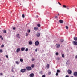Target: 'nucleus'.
Wrapping results in <instances>:
<instances>
[{
  "mask_svg": "<svg viewBox=\"0 0 77 77\" xmlns=\"http://www.w3.org/2000/svg\"><path fill=\"white\" fill-rule=\"evenodd\" d=\"M26 70L27 71H30L31 70H32V68L30 66L27 67Z\"/></svg>",
  "mask_w": 77,
  "mask_h": 77,
  "instance_id": "obj_1",
  "label": "nucleus"
},
{
  "mask_svg": "<svg viewBox=\"0 0 77 77\" xmlns=\"http://www.w3.org/2000/svg\"><path fill=\"white\" fill-rule=\"evenodd\" d=\"M67 72L68 74H71L72 73V71L69 69H68L67 71Z\"/></svg>",
  "mask_w": 77,
  "mask_h": 77,
  "instance_id": "obj_2",
  "label": "nucleus"
},
{
  "mask_svg": "<svg viewBox=\"0 0 77 77\" xmlns=\"http://www.w3.org/2000/svg\"><path fill=\"white\" fill-rule=\"evenodd\" d=\"M26 70L25 69H22L21 70L20 72L22 73H24V72H25Z\"/></svg>",
  "mask_w": 77,
  "mask_h": 77,
  "instance_id": "obj_3",
  "label": "nucleus"
},
{
  "mask_svg": "<svg viewBox=\"0 0 77 77\" xmlns=\"http://www.w3.org/2000/svg\"><path fill=\"white\" fill-rule=\"evenodd\" d=\"M35 44L36 45V46H38L39 44V42L38 41H36L35 42Z\"/></svg>",
  "mask_w": 77,
  "mask_h": 77,
  "instance_id": "obj_4",
  "label": "nucleus"
},
{
  "mask_svg": "<svg viewBox=\"0 0 77 77\" xmlns=\"http://www.w3.org/2000/svg\"><path fill=\"white\" fill-rule=\"evenodd\" d=\"M72 44L74 45H77V42L75 41H73L72 42Z\"/></svg>",
  "mask_w": 77,
  "mask_h": 77,
  "instance_id": "obj_5",
  "label": "nucleus"
},
{
  "mask_svg": "<svg viewBox=\"0 0 77 77\" xmlns=\"http://www.w3.org/2000/svg\"><path fill=\"white\" fill-rule=\"evenodd\" d=\"M73 75L75 77H77V72H74Z\"/></svg>",
  "mask_w": 77,
  "mask_h": 77,
  "instance_id": "obj_6",
  "label": "nucleus"
},
{
  "mask_svg": "<svg viewBox=\"0 0 77 77\" xmlns=\"http://www.w3.org/2000/svg\"><path fill=\"white\" fill-rule=\"evenodd\" d=\"M20 48H18L16 50L17 53H18V52H20Z\"/></svg>",
  "mask_w": 77,
  "mask_h": 77,
  "instance_id": "obj_7",
  "label": "nucleus"
},
{
  "mask_svg": "<svg viewBox=\"0 0 77 77\" xmlns=\"http://www.w3.org/2000/svg\"><path fill=\"white\" fill-rule=\"evenodd\" d=\"M30 77H33L34 76V74L33 73H31L29 75Z\"/></svg>",
  "mask_w": 77,
  "mask_h": 77,
  "instance_id": "obj_8",
  "label": "nucleus"
},
{
  "mask_svg": "<svg viewBox=\"0 0 77 77\" xmlns=\"http://www.w3.org/2000/svg\"><path fill=\"white\" fill-rule=\"evenodd\" d=\"M40 35H41V34H40V33H37V37H39L40 36Z\"/></svg>",
  "mask_w": 77,
  "mask_h": 77,
  "instance_id": "obj_9",
  "label": "nucleus"
},
{
  "mask_svg": "<svg viewBox=\"0 0 77 77\" xmlns=\"http://www.w3.org/2000/svg\"><path fill=\"white\" fill-rule=\"evenodd\" d=\"M34 29L36 31L38 30V28L37 27H35L34 28Z\"/></svg>",
  "mask_w": 77,
  "mask_h": 77,
  "instance_id": "obj_10",
  "label": "nucleus"
},
{
  "mask_svg": "<svg viewBox=\"0 0 77 77\" xmlns=\"http://www.w3.org/2000/svg\"><path fill=\"white\" fill-rule=\"evenodd\" d=\"M63 8H66L67 9H69V8H68V6H66L65 5H63Z\"/></svg>",
  "mask_w": 77,
  "mask_h": 77,
  "instance_id": "obj_11",
  "label": "nucleus"
},
{
  "mask_svg": "<svg viewBox=\"0 0 77 77\" xmlns=\"http://www.w3.org/2000/svg\"><path fill=\"white\" fill-rule=\"evenodd\" d=\"M29 44L30 45H32V44H33V42H32L31 41H30L29 42Z\"/></svg>",
  "mask_w": 77,
  "mask_h": 77,
  "instance_id": "obj_12",
  "label": "nucleus"
},
{
  "mask_svg": "<svg viewBox=\"0 0 77 77\" xmlns=\"http://www.w3.org/2000/svg\"><path fill=\"white\" fill-rule=\"evenodd\" d=\"M69 60H68L67 61V62H66L65 63L66 64V66H67V65H68V64L69 63Z\"/></svg>",
  "mask_w": 77,
  "mask_h": 77,
  "instance_id": "obj_13",
  "label": "nucleus"
},
{
  "mask_svg": "<svg viewBox=\"0 0 77 77\" xmlns=\"http://www.w3.org/2000/svg\"><path fill=\"white\" fill-rule=\"evenodd\" d=\"M25 50V48L23 47L21 48V51H23Z\"/></svg>",
  "mask_w": 77,
  "mask_h": 77,
  "instance_id": "obj_14",
  "label": "nucleus"
},
{
  "mask_svg": "<svg viewBox=\"0 0 77 77\" xmlns=\"http://www.w3.org/2000/svg\"><path fill=\"white\" fill-rule=\"evenodd\" d=\"M56 45L57 48H59L60 47V45L59 44H57Z\"/></svg>",
  "mask_w": 77,
  "mask_h": 77,
  "instance_id": "obj_15",
  "label": "nucleus"
},
{
  "mask_svg": "<svg viewBox=\"0 0 77 77\" xmlns=\"http://www.w3.org/2000/svg\"><path fill=\"white\" fill-rule=\"evenodd\" d=\"M74 40L75 41H77V37H74Z\"/></svg>",
  "mask_w": 77,
  "mask_h": 77,
  "instance_id": "obj_16",
  "label": "nucleus"
},
{
  "mask_svg": "<svg viewBox=\"0 0 77 77\" xmlns=\"http://www.w3.org/2000/svg\"><path fill=\"white\" fill-rule=\"evenodd\" d=\"M60 23H63V20H60L59 21Z\"/></svg>",
  "mask_w": 77,
  "mask_h": 77,
  "instance_id": "obj_17",
  "label": "nucleus"
},
{
  "mask_svg": "<svg viewBox=\"0 0 77 77\" xmlns=\"http://www.w3.org/2000/svg\"><path fill=\"white\" fill-rule=\"evenodd\" d=\"M4 33H6V30H4L3 31Z\"/></svg>",
  "mask_w": 77,
  "mask_h": 77,
  "instance_id": "obj_18",
  "label": "nucleus"
},
{
  "mask_svg": "<svg viewBox=\"0 0 77 77\" xmlns=\"http://www.w3.org/2000/svg\"><path fill=\"white\" fill-rule=\"evenodd\" d=\"M37 26L38 27H41V25L39 24H37Z\"/></svg>",
  "mask_w": 77,
  "mask_h": 77,
  "instance_id": "obj_19",
  "label": "nucleus"
},
{
  "mask_svg": "<svg viewBox=\"0 0 77 77\" xmlns=\"http://www.w3.org/2000/svg\"><path fill=\"white\" fill-rule=\"evenodd\" d=\"M60 41H61V42H63L64 41V40H62V39L60 40Z\"/></svg>",
  "mask_w": 77,
  "mask_h": 77,
  "instance_id": "obj_20",
  "label": "nucleus"
},
{
  "mask_svg": "<svg viewBox=\"0 0 77 77\" xmlns=\"http://www.w3.org/2000/svg\"><path fill=\"white\" fill-rule=\"evenodd\" d=\"M39 74H41V75H42V74H43V73H42V71H41L39 72Z\"/></svg>",
  "mask_w": 77,
  "mask_h": 77,
  "instance_id": "obj_21",
  "label": "nucleus"
},
{
  "mask_svg": "<svg viewBox=\"0 0 77 77\" xmlns=\"http://www.w3.org/2000/svg\"><path fill=\"white\" fill-rule=\"evenodd\" d=\"M31 67H32V68H34V67H35V65H34V64H32L31 65Z\"/></svg>",
  "mask_w": 77,
  "mask_h": 77,
  "instance_id": "obj_22",
  "label": "nucleus"
},
{
  "mask_svg": "<svg viewBox=\"0 0 77 77\" xmlns=\"http://www.w3.org/2000/svg\"><path fill=\"white\" fill-rule=\"evenodd\" d=\"M50 66H49V64H48L46 66L47 68H49Z\"/></svg>",
  "mask_w": 77,
  "mask_h": 77,
  "instance_id": "obj_23",
  "label": "nucleus"
},
{
  "mask_svg": "<svg viewBox=\"0 0 77 77\" xmlns=\"http://www.w3.org/2000/svg\"><path fill=\"white\" fill-rule=\"evenodd\" d=\"M62 57L63 58H64V57H65V56L64 55V54H62Z\"/></svg>",
  "mask_w": 77,
  "mask_h": 77,
  "instance_id": "obj_24",
  "label": "nucleus"
},
{
  "mask_svg": "<svg viewBox=\"0 0 77 77\" xmlns=\"http://www.w3.org/2000/svg\"><path fill=\"white\" fill-rule=\"evenodd\" d=\"M16 63L17 65H18L19 64V62H18V61H16Z\"/></svg>",
  "mask_w": 77,
  "mask_h": 77,
  "instance_id": "obj_25",
  "label": "nucleus"
},
{
  "mask_svg": "<svg viewBox=\"0 0 77 77\" xmlns=\"http://www.w3.org/2000/svg\"><path fill=\"white\" fill-rule=\"evenodd\" d=\"M20 62H23V60L22 59H20Z\"/></svg>",
  "mask_w": 77,
  "mask_h": 77,
  "instance_id": "obj_26",
  "label": "nucleus"
},
{
  "mask_svg": "<svg viewBox=\"0 0 77 77\" xmlns=\"http://www.w3.org/2000/svg\"><path fill=\"white\" fill-rule=\"evenodd\" d=\"M22 18H24L25 16H24V14H22Z\"/></svg>",
  "mask_w": 77,
  "mask_h": 77,
  "instance_id": "obj_27",
  "label": "nucleus"
},
{
  "mask_svg": "<svg viewBox=\"0 0 77 77\" xmlns=\"http://www.w3.org/2000/svg\"><path fill=\"white\" fill-rule=\"evenodd\" d=\"M57 71L58 73V72H60V70H57Z\"/></svg>",
  "mask_w": 77,
  "mask_h": 77,
  "instance_id": "obj_28",
  "label": "nucleus"
},
{
  "mask_svg": "<svg viewBox=\"0 0 77 77\" xmlns=\"http://www.w3.org/2000/svg\"><path fill=\"white\" fill-rule=\"evenodd\" d=\"M19 36H20V34H18L17 35V38H18Z\"/></svg>",
  "mask_w": 77,
  "mask_h": 77,
  "instance_id": "obj_29",
  "label": "nucleus"
},
{
  "mask_svg": "<svg viewBox=\"0 0 77 77\" xmlns=\"http://www.w3.org/2000/svg\"><path fill=\"white\" fill-rule=\"evenodd\" d=\"M58 54H59V53H58V52H56V56H57Z\"/></svg>",
  "mask_w": 77,
  "mask_h": 77,
  "instance_id": "obj_30",
  "label": "nucleus"
},
{
  "mask_svg": "<svg viewBox=\"0 0 77 77\" xmlns=\"http://www.w3.org/2000/svg\"><path fill=\"white\" fill-rule=\"evenodd\" d=\"M28 33H30V29H29L28 31Z\"/></svg>",
  "mask_w": 77,
  "mask_h": 77,
  "instance_id": "obj_31",
  "label": "nucleus"
},
{
  "mask_svg": "<svg viewBox=\"0 0 77 77\" xmlns=\"http://www.w3.org/2000/svg\"><path fill=\"white\" fill-rule=\"evenodd\" d=\"M56 76H58V73L57 72L56 74Z\"/></svg>",
  "mask_w": 77,
  "mask_h": 77,
  "instance_id": "obj_32",
  "label": "nucleus"
},
{
  "mask_svg": "<svg viewBox=\"0 0 77 77\" xmlns=\"http://www.w3.org/2000/svg\"><path fill=\"white\" fill-rule=\"evenodd\" d=\"M48 74H49V75H50V74H51V72H49L48 73Z\"/></svg>",
  "mask_w": 77,
  "mask_h": 77,
  "instance_id": "obj_33",
  "label": "nucleus"
},
{
  "mask_svg": "<svg viewBox=\"0 0 77 77\" xmlns=\"http://www.w3.org/2000/svg\"><path fill=\"white\" fill-rule=\"evenodd\" d=\"M28 51V48H26L25 50V51Z\"/></svg>",
  "mask_w": 77,
  "mask_h": 77,
  "instance_id": "obj_34",
  "label": "nucleus"
},
{
  "mask_svg": "<svg viewBox=\"0 0 77 77\" xmlns=\"http://www.w3.org/2000/svg\"><path fill=\"white\" fill-rule=\"evenodd\" d=\"M3 52V51L2 49L0 50V53H2V52Z\"/></svg>",
  "mask_w": 77,
  "mask_h": 77,
  "instance_id": "obj_35",
  "label": "nucleus"
},
{
  "mask_svg": "<svg viewBox=\"0 0 77 77\" xmlns=\"http://www.w3.org/2000/svg\"><path fill=\"white\" fill-rule=\"evenodd\" d=\"M13 29L14 30H15V27H14L13 28Z\"/></svg>",
  "mask_w": 77,
  "mask_h": 77,
  "instance_id": "obj_36",
  "label": "nucleus"
},
{
  "mask_svg": "<svg viewBox=\"0 0 77 77\" xmlns=\"http://www.w3.org/2000/svg\"><path fill=\"white\" fill-rule=\"evenodd\" d=\"M1 47H4V45H1Z\"/></svg>",
  "mask_w": 77,
  "mask_h": 77,
  "instance_id": "obj_37",
  "label": "nucleus"
},
{
  "mask_svg": "<svg viewBox=\"0 0 77 77\" xmlns=\"http://www.w3.org/2000/svg\"><path fill=\"white\" fill-rule=\"evenodd\" d=\"M66 29H68V27L67 26H66Z\"/></svg>",
  "mask_w": 77,
  "mask_h": 77,
  "instance_id": "obj_38",
  "label": "nucleus"
},
{
  "mask_svg": "<svg viewBox=\"0 0 77 77\" xmlns=\"http://www.w3.org/2000/svg\"><path fill=\"white\" fill-rule=\"evenodd\" d=\"M0 76L3 75V73H0Z\"/></svg>",
  "mask_w": 77,
  "mask_h": 77,
  "instance_id": "obj_39",
  "label": "nucleus"
},
{
  "mask_svg": "<svg viewBox=\"0 0 77 77\" xmlns=\"http://www.w3.org/2000/svg\"><path fill=\"white\" fill-rule=\"evenodd\" d=\"M58 4H59V5H60V6H62V4H60V3L59 2H58Z\"/></svg>",
  "mask_w": 77,
  "mask_h": 77,
  "instance_id": "obj_40",
  "label": "nucleus"
},
{
  "mask_svg": "<svg viewBox=\"0 0 77 77\" xmlns=\"http://www.w3.org/2000/svg\"><path fill=\"white\" fill-rule=\"evenodd\" d=\"M55 18H56H56H58V17H57V16H55Z\"/></svg>",
  "mask_w": 77,
  "mask_h": 77,
  "instance_id": "obj_41",
  "label": "nucleus"
},
{
  "mask_svg": "<svg viewBox=\"0 0 77 77\" xmlns=\"http://www.w3.org/2000/svg\"><path fill=\"white\" fill-rule=\"evenodd\" d=\"M35 51V52H37V51H38V49H36Z\"/></svg>",
  "mask_w": 77,
  "mask_h": 77,
  "instance_id": "obj_42",
  "label": "nucleus"
},
{
  "mask_svg": "<svg viewBox=\"0 0 77 77\" xmlns=\"http://www.w3.org/2000/svg\"><path fill=\"white\" fill-rule=\"evenodd\" d=\"M42 77H45V75H43Z\"/></svg>",
  "mask_w": 77,
  "mask_h": 77,
  "instance_id": "obj_43",
  "label": "nucleus"
},
{
  "mask_svg": "<svg viewBox=\"0 0 77 77\" xmlns=\"http://www.w3.org/2000/svg\"><path fill=\"white\" fill-rule=\"evenodd\" d=\"M6 58H8V55H6Z\"/></svg>",
  "mask_w": 77,
  "mask_h": 77,
  "instance_id": "obj_44",
  "label": "nucleus"
},
{
  "mask_svg": "<svg viewBox=\"0 0 77 77\" xmlns=\"http://www.w3.org/2000/svg\"><path fill=\"white\" fill-rule=\"evenodd\" d=\"M32 61H34V59H32Z\"/></svg>",
  "mask_w": 77,
  "mask_h": 77,
  "instance_id": "obj_45",
  "label": "nucleus"
},
{
  "mask_svg": "<svg viewBox=\"0 0 77 77\" xmlns=\"http://www.w3.org/2000/svg\"><path fill=\"white\" fill-rule=\"evenodd\" d=\"M65 77H69V76L68 75H66L65 76Z\"/></svg>",
  "mask_w": 77,
  "mask_h": 77,
  "instance_id": "obj_46",
  "label": "nucleus"
},
{
  "mask_svg": "<svg viewBox=\"0 0 77 77\" xmlns=\"http://www.w3.org/2000/svg\"><path fill=\"white\" fill-rule=\"evenodd\" d=\"M57 60H59V57H58L57 58Z\"/></svg>",
  "mask_w": 77,
  "mask_h": 77,
  "instance_id": "obj_47",
  "label": "nucleus"
},
{
  "mask_svg": "<svg viewBox=\"0 0 77 77\" xmlns=\"http://www.w3.org/2000/svg\"><path fill=\"white\" fill-rule=\"evenodd\" d=\"M38 17H39L38 16V15H37L36 17L37 18H38Z\"/></svg>",
  "mask_w": 77,
  "mask_h": 77,
  "instance_id": "obj_48",
  "label": "nucleus"
},
{
  "mask_svg": "<svg viewBox=\"0 0 77 77\" xmlns=\"http://www.w3.org/2000/svg\"><path fill=\"white\" fill-rule=\"evenodd\" d=\"M1 39H2V40H3V38H2Z\"/></svg>",
  "mask_w": 77,
  "mask_h": 77,
  "instance_id": "obj_49",
  "label": "nucleus"
},
{
  "mask_svg": "<svg viewBox=\"0 0 77 77\" xmlns=\"http://www.w3.org/2000/svg\"><path fill=\"white\" fill-rule=\"evenodd\" d=\"M2 38V36H0V38Z\"/></svg>",
  "mask_w": 77,
  "mask_h": 77,
  "instance_id": "obj_50",
  "label": "nucleus"
},
{
  "mask_svg": "<svg viewBox=\"0 0 77 77\" xmlns=\"http://www.w3.org/2000/svg\"><path fill=\"white\" fill-rule=\"evenodd\" d=\"M75 58H76V59H77V55H76V56H75Z\"/></svg>",
  "mask_w": 77,
  "mask_h": 77,
  "instance_id": "obj_51",
  "label": "nucleus"
},
{
  "mask_svg": "<svg viewBox=\"0 0 77 77\" xmlns=\"http://www.w3.org/2000/svg\"><path fill=\"white\" fill-rule=\"evenodd\" d=\"M12 72H14V70H12Z\"/></svg>",
  "mask_w": 77,
  "mask_h": 77,
  "instance_id": "obj_52",
  "label": "nucleus"
},
{
  "mask_svg": "<svg viewBox=\"0 0 77 77\" xmlns=\"http://www.w3.org/2000/svg\"><path fill=\"white\" fill-rule=\"evenodd\" d=\"M26 36H27V35H26Z\"/></svg>",
  "mask_w": 77,
  "mask_h": 77,
  "instance_id": "obj_53",
  "label": "nucleus"
},
{
  "mask_svg": "<svg viewBox=\"0 0 77 77\" xmlns=\"http://www.w3.org/2000/svg\"><path fill=\"white\" fill-rule=\"evenodd\" d=\"M71 77H74L73 76H71Z\"/></svg>",
  "mask_w": 77,
  "mask_h": 77,
  "instance_id": "obj_54",
  "label": "nucleus"
},
{
  "mask_svg": "<svg viewBox=\"0 0 77 77\" xmlns=\"http://www.w3.org/2000/svg\"><path fill=\"white\" fill-rule=\"evenodd\" d=\"M58 15H59V14H58Z\"/></svg>",
  "mask_w": 77,
  "mask_h": 77,
  "instance_id": "obj_55",
  "label": "nucleus"
},
{
  "mask_svg": "<svg viewBox=\"0 0 77 77\" xmlns=\"http://www.w3.org/2000/svg\"><path fill=\"white\" fill-rule=\"evenodd\" d=\"M0 60H1L0 59Z\"/></svg>",
  "mask_w": 77,
  "mask_h": 77,
  "instance_id": "obj_56",
  "label": "nucleus"
}]
</instances>
